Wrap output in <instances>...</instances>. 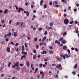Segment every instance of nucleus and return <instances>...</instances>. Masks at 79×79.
<instances>
[{
	"label": "nucleus",
	"instance_id": "1",
	"mask_svg": "<svg viewBox=\"0 0 79 79\" xmlns=\"http://www.w3.org/2000/svg\"><path fill=\"white\" fill-rule=\"evenodd\" d=\"M64 21L65 24H68L69 23V20L67 19H65Z\"/></svg>",
	"mask_w": 79,
	"mask_h": 79
},
{
	"label": "nucleus",
	"instance_id": "2",
	"mask_svg": "<svg viewBox=\"0 0 79 79\" xmlns=\"http://www.w3.org/2000/svg\"><path fill=\"white\" fill-rule=\"evenodd\" d=\"M14 35V37H16L17 36V33L16 32H14L12 34V36H13Z\"/></svg>",
	"mask_w": 79,
	"mask_h": 79
},
{
	"label": "nucleus",
	"instance_id": "3",
	"mask_svg": "<svg viewBox=\"0 0 79 79\" xmlns=\"http://www.w3.org/2000/svg\"><path fill=\"white\" fill-rule=\"evenodd\" d=\"M6 52H8V53L10 52V48L9 47H7V48Z\"/></svg>",
	"mask_w": 79,
	"mask_h": 79
},
{
	"label": "nucleus",
	"instance_id": "4",
	"mask_svg": "<svg viewBox=\"0 0 79 79\" xmlns=\"http://www.w3.org/2000/svg\"><path fill=\"white\" fill-rule=\"evenodd\" d=\"M26 64L27 66V67H29V65H30V63H29V62L28 61L26 63Z\"/></svg>",
	"mask_w": 79,
	"mask_h": 79
},
{
	"label": "nucleus",
	"instance_id": "5",
	"mask_svg": "<svg viewBox=\"0 0 79 79\" xmlns=\"http://www.w3.org/2000/svg\"><path fill=\"white\" fill-rule=\"evenodd\" d=\"M22 54H24L25 55H27V52H25L22 51L21 52Z\"/></svg>",
	"mask_w": 79,
	"mask_h": 79
},
{
	"label": "nucleus",
	"instance_id": "6",
	"mask_svg": "<svg viewBox=\"0 0 79 79\" xmlns=\"http://www.w3.org/2000/svg\"><path fill=\"white\" fill-rule=\"evenodd\" d=\"M46 39H47V36H45L44 37L42 40V42H44V40H45Z\"/></svg>",
	"mask_w": 79,
	"mask_h": 79
},
{
	"label": "nucleus",
	"instance_id": "7",
	"mask_svg": "<svg viewBox=\"0 0 79 79\" xmlns=\"http://www.w3.org/2000/svg\"><path fill=\"white\" fill-rule=\"evenodd\" d=\"M58 66V65L56 66V68H61V65L60 64H59Z\"/></svg>",
	"mask_w": 79,
	"mask_h": 79
},
{
	"label": "nucleus",
	"instance_id": "8",
	"mask_svg": "<svg viewBox=\"0 0 79 79\" xmlns=\"http://www.w3.org/2000/svg\"><path fill=\"white\" fill-rule=\"evenodd\" d=\"M22 51H24V45H22Z\"/></svg>",
	"mask_w": 79,
	"mask_h": 79
},
{
	"label": "nucleus",
	"instance_id": "9",
	"mask_svg": "<svg viewBox=\"0 0 79 79\" xmlns=\"http://www.w3.org/2000/svg\"><path fill=\"white\" fill-rule=\"evenodd\" d=\"M16 69H17L18 71H19V70H20V69H21V67H19V66H17Z\"/></svg>",
	"mask_w": 79,
	"mask_h": 79
},
{
	"label": "nucleus",
	"instance_id": "10",
	"mask_svg": "<svg viewBox=\"0 0 79 79\" xmlns=\"http://www.w3.org/2000/svg\"><path fill=\"white\" fill-rule=\"evenodd\" d=\"M16 66H19V63L18 62H16L15 64Z\"/></svg>",
	"mask_w": 79,
	"mask_h": 79
},
{
	"label": "nucleus",
	"instance_id": "11",
	"mask_svg": "<svg viewBox=\"0 0 79 79\" xmlns=\"http://www.w3.org/2000/svg\"><path fill=\"white\" fill-rule=\"evenodd\" d=\"M67 48V47H66V46L65 45L63 47V49L64 50H66V49Z\"/></svg>",
	"mask_w": 79,
	"mask_h": 79
},
{
	"label": "nucleus",
	"instance_id": "12",
	"mask_svg": "<svg viewBox=\"0 0 79 79\" xmlns=\"http://www.w3.org/2000/svg\"><path fill=\"white\" fill-rule=\"evenodd\" d=\"M42 54H46L47 53V51H44L43 52H41Z\"/></svg>",
	"mask_w": 79,
	"mask_h": 79
},
{
	"label": "nucleus",
	"instance_id": "13",
	"mask_svg": "<svg viewBox=\"0 0 79 79\" xmlns=\"http://www.w3.org/2000/svg\"><path fill=\"white\" fill-rule=\"evenodd\" d=\"M43 0H41L40 2V5H42V3H43Z\"/></svg>",
	"mask_w": 79,
	"mask_h": 79
},
{
	"label": "nucleus",
	"instance_id": "14",
	"mask_svg": "<svg viewBox=\"0 0 79 79\" xmlns=\"http://www.w3.org/2000/svg\"><path fill=\"white\" fill-rule=\"evenodd\" d=\"M49 52L50 54H52V53H53V51L52 50L49 51Z\"/></svg>",
	"mask_w": 79,
	"mask_h": 79
},
{
	"label": "nucleus",
	"instance_id": "15",
	"mask_svg": "<svg viewBox=\"0 0 79 79\" xmlns=\"http://www.w3.org/2000/svg\"><path fill=\"white\" fill-rule=\"evenodd\" d=\"M7 11H8V10L7 9H5L4 11V13L6 14V13H7Z\"/></svg>",
	"mask_w": 79,
	"mask_h": 79
},
{
	"label": "nucleus",
	"instance_id": "16",
	"mask_svg": "<svg viewBox=\"0 0 79 79\" xmlns=\"http://www.w3.org/2000/svg\"><path fill=\"white\" fill-rule=\"evenodd\" d=\"M26 58V55H24L21 57V59H22L23 58Z\"/></svg>",
	"mask_w": 79,
	"mask_h": 79
},
{
	"label": "nucleus",
	"instance_id": "17",
	"mask_svg": "<svg viewBox=\"0 0 79 79\" xmlns=\"http://www.w3.org/2000/svg\"><path fill=\"white\" fill-rule=\"evenodd\" d=\"M66 34H67V33H66V32H65L63 34V36H65V35H66Z\"/></svg>",
	"mask_w": 79,
	"mask_h": 79
},
{
	"label": "nucleus",
	"instance_id": "18",
	"mask_svg": "<svg viewBox=\"0 0 79 79\" xmlns=\"http://www.w3.org/2000/svg\"><path fill=\"white\" fill-rule=\"evenodd\" d=\"M9 36H10L8 35H6L4 36V38H5V39H6V37H9Z\"/></svg>",
	"mask_w": 79,
	"mask_h": 79
},
{
	"label": "nucleus",
	"instance_id": "19",
	"mask_svg": "<svg viewBox=\"0 0 79 79\" xmlns=\"http://www.w3.org/2000/svg\"><path fill=\"white\" fill-rule=\"evenodd\" d=\"M56 8H59L60 7V5L56 4L55 6Z\"/></svg>",
	"mask_w": 79,
	"mask_h": 79
},
{
	"label": "nucleus",
	"instance_id": "20",
	"mask_svg": "<svg viewBox=\"0 0 79 79\" xmlns=\"http://www.w3.org/2000/svg\"><path fill=\"white\" fill-rule=\"evenodd\" d=\"M34 40L35 41V42H37V38H36L34 39Z\"/></svg>",
	"mask_w": 79,
	"mask_h": 79
},
{
	"label": "nucleus",
	"instance_id": "21",
	"mask_svg": "<svg viewBox=\"0 0 79 79\" xmlns=\"http://www.w3.org/2000/svg\"><path fill=\"white\" fill-rule=\"evenodd\" d=\"M54 3L56 5H57L58 4V2H57V1H56L54 2Z\"/></svg>",
	"mask_w": 79,
	"mask_h": 79
},
{
	"label": "nucleus",
	"instance_id": "22",
	"mask_svg": "<svg viewBox=\"0 0 79 79\" xmlns=\"http://www.w3.org/2000/svg\"><path fill=\"white\" fill-rule=\"evenodd\" d=\"M40 77V75L39 74L37 76V79H39V77Z\"/></svg>",
	"mask_w": 79,
	"mask_h": 79
},
{
	"label": "nucleus",
	"instance_id": "23",
	"mask_svg": "<svg viewBox=\"0 0 79 79\" xmlns=\"http://www.w3.org/2000/svg\"><path fill=\"white\" fill-rule=\"evenodd\" d=\"M43 64H40V68H42V65Z\"/></svg>",
	"mask_w": 79,
	"mask_h": 79
},
{
	"label": "nucleus",
	"instance_id": "24",
	"mask_svg": "<svg viewBox=\"0 0 79 79\" xmlns=\"http://www.w3.org/2000/svg\"><path fill=\"white\" fill-rule=\"evenodd\" d=\"M73 68L74 69H76L77 68V64H76L75 66H74Z\"/></svg>",
	"mask_w": 79,
	"mask_h": 79
},
{
	"label": "nucleus",
	"instance_id": "25",
	"mask_svg": "<svg viewBox=\"0 0 79 79\" xmlns=\"http://www.w3.org/2000/svg\"><path fill=\"white\" fill-rule=\"evenodd\" d=\"M36 58V56L35 55H34L33 57V60H35V59Z\"/></svg>",
	"mask_w": 79,
	"mask_h": 79
},
{
	"label": "nucleus",
	"instance_id": "26",
	"mask_svg": "<svg viewBox=\"0 0 79 79\" xmlns=\"http://www.w3.org/2000/svg\"><path fill=\"white\" fill-rule=\"evenodd\" d=\"M62 44H65L66 42L64 41V40H63L62 41Z\"/></svg>",
	"mask_w": 79,
	"mask_h": 79
},
{
	"label": "nucleus",
	"instance_id": "27",
	"mask_svg": "<svg viewBox=\"0 0 79 79\" xmlns=\"http://www.w3.org/2000/svg\"><path fill=\"white\" fill-rule=\"evenodd\" d=\"M65 56L67 58H69V56H68L67 54H65Z\"/></svg>",
	"mask_w": 79,
	"mask_h": 79
},
{
	"label": "nucleus",
	"instance_id": "28",
	"mask_svg": "<svg viewBox=\"0 0 79 79\" xmlns=\"http://www.w3.org/2000/svg\"><path fill=\"white\" fill-rule=\"evenodd\" d=\"M63 38H60V39L59 40V41H61V40H62V41H63Z\"/></svg>",
	"mask_w": 79,
	"mask_h": 79
},
{
	"label": "nucleus",
	"instance_id": "29",
	"mask_svg": "<svg viewBox=\"0 0 79 79\" xmlns=\"http://www.w3.org/2000/svg\"><path fill=\"white\" fill-rule=\"evenodd\" d=\"M44 74H42L41 75V79H43L44 78Z\"/></svg>",
	"mask_w": 79,
	"mask_h": 79
},
{
	"label": "nucleus",
	"instance_id": "30",
	"mask_svg": "<svg viewBox=\"0 0 79 79\" xmlns=\"http://www.w3.org/2000/svg\"><path fill=\"white\" fill-rule=\"evenodd\" d=\"M24 45L25 47H27V43H24Z\"/></svg>",
	"mask_w": 79,
	"mask_h": 79
},
{
	"label": "nucleus",
	"instance_id": "31",
	"mask_svg": "<svg viewBox=\"0 0 79 79\" xmlns=\"http://www.w3.org/2000/svg\"><path fill=\"white\" fill-rule=\"evenodd\" d=\"M18 9H19V10H18V13H20V12H21V10H21L20 9V8H19Z\"/></svg>",
	"mask_w": 79,
	"mask_h": 79
},
{
	"label": "nucleus",
	"instance_id": "32",
	"mask_svg": "<svg viewBox=\"0 0 79 79\" xmlns=\"http://www.w3.org/2000/svg\"><path fill=\"white\" fill-rule=\"evenodd\" d=\"M48 58H47L46 59H44V61H48Z\"/></svg>",
	"mask_w": 79,
	"mask_h": 79
},
{
	"label": "nucleus",
	"instance_id": "33",
	"mask_svg": "<svg viewBox=\"0 0 79 79\" xmlns=\"http://www.w3.org/2000/svg\"><path fill=\"white\" fill-rule=\"evenodd\" d=\"M11 64V62H10L8 64V67H10V64Z\"/></svg>",
	"mask_w": 79,
	"mask_h": 79
},
{
	"label": "nucleus",
	"instance_id": "34",
	"mask_svg": "<svg viewBox=\"0 0 79 79\" xmlns=\"http://www.w3.org/2000/svg\"><path fill=\"white\" fill-rule=\"evenodd\" d=\"M49 25L50 26H53V23H49Z\"/></svg>",
	"mask_w": 79,
	"mask_h": 79
},
{
	"label": "nucleus",
	"instance_id": "35",
	"mask_svg": "<svg viewBox=\"0 0 79 79\" xmlns=\"http://www.w3.org/2000/svg\"><path fill=\"white\" fill-rule=\"evenodd\" d=\"M26 15H27V16H29V12H28V11L27 12Z\"/></svg>",
	"mask_w": 79,
	"mask_h": 79
},
{
	"label": "nucleus",
	"instance_id": "36",
	"mask_svg": "<svg viewBox=\"0 0 79 79\" xmlns=\"http://www.w3.org/2000/svg\"><path fill=\"white\" fill-rule=\"evenodd\" d=\"M44 8H47V5H46V4H45L44 5Z\"/></svg>",
	"mask_w": 79,
	"mask_h": 79
},
{
	"label": "nucleus",
	"instance_id": "37",
	"mask_svg": "<svg viewBox=\"0 0 79 79\" xmlns=\"http://www.w3.org/2000/svg\"><path fill=\"white\" fill-rule=\"evenodd\" d=\"M20 11H24V9H23V8H20Z\"/></svg>",
	"mask_w": 79,
	"mask_h": 79
},
{
	"label": "nucleus",
	"instance_id": "38",
	"mask_svg": "<svg viewBox=\"0 0 79 79\" xmlns=\"http://www.w3.org/2000/svg\"><path fill=\"white\" fill-rule=\"evenodd\" d=\"M39 71V69H38V68H36L35 69V71L37 72V71Z\"/></svg>",
	"mask_w": 79,
	"mask_h": 79
},
{
	"label": "nucleus",
	"instance_id": "39",
	"mask_svg": "<svg viewBox=\"0 0 79 79\" xmlns=\"http://www.w3.org/2000/svg\"><path fill=\"white\" fill-rule=\"evenodd\" d=\"M59 60H60V61H62V58H59Z\"/></svg>",
	"mask_w": 79,
	"mask_h": 79
},
{
	"label": "nucleus",
	"instance_id": "40",
	"mask_svg": "<svg viewBox=\"0 0 79 79\" xmlns=\"http://www.w3.org/2000/svg\"><path fill=\"white\" fill-rule=\"evenodd\" d=\"M47 31H46L44 33V35H47Z\"/></svg>",
	"mask_w": 79,
	"mask_h": 79
},
{
	"label": "nucleus",
	"instance_id": "41",
	"mask_svg": "<svg viewBox=\"0 0 79 79\" xmlns=\"http://www.w3.org/2000/svg\"><path fill=\"white\" fill-rule=\"evenodd\" d=\"M67 51H68V53H70V50H69V49H68L67 50Z\"/></svg>",
	"mask_w": 79,
	"mask_h": 79
},
{
	"label": "nucleus",
	"instance_id": "42",
	"mask_svg": "<svg viewBox=\"0 0 79 79\" xmlns=\"http://www.w3.org/2000/svg\"><path fill=\"white\" fill-rule=\"evenodd\" d=\"M5 40L6 42H8L9 40L8 39V38H7Z\"/></svg>",
	"mask_w": 79,
	"mask_h": 79
},
{
	"label": "nucleus",
	"instance_id": "43",
	"mask_svg": "<svg viewBox=\"0 0 79 79\" xmlns=\"http://www.w3.org/2000/svg\"><path fill=\"white\" fill-rule=\"evenodd\" d=\"M44 45V43H40V45L41 46H42V45Z\"/></svg>",
	"mask_w": 79,
	"mask_h": 79
},
{
	"label": "nucleus",
	"instance_id": "44",
	"mask_svg": "<svg viewBox=\"0 0 79 79\" xmlns=\"http://www.w3.org/2000/svg\"><path fill=\"white\" fill-rule=\"evenodd\" d=\"M63 58L64 60H65L66 59V56H63Z\"/></svg>",
	"mask_w": 79,
	"mask_h": 79
},
{
	"label": "nucleus",
	"instance_id": "45",
	"mask_svg": "<svg viewBox=\"0 0 79 79\" xmlns=\"http://www.w3.org/2000/svg\"><path fill=\"white\" fill-rule=\"evenodd\" d=\"M74 23V22L73 21H72V22H70V24H72V23Z\"/></svg>",
	"mask_w": 79,
	"mask_h": 79
},
{
	"label": "nucleus",
	"instance_id": "46",
	"mask_svg": "<svg viewBox=\"0 0 79 79\" xmlns=\"http://www.w3.org/2000/svg\"><path fill=\"white\" fill-rule=\"evenodd\" d=\"M23 23L22 22L21 23V27H23Z\"/></svg>",
	"mask_w": 79,
	"mask_h": 79
},
{
	"label": "nucleus",
	"instance_id": "47",
	"mask_svg": "<svg viewBox=\"0 0 79 79\" xmlns=\"http://www.w3.org/2000/svg\"><path fill=\"white\" fill-rule=\"evenodd\" d=\"M28 5V2H26L25 3V6H27V5Z\"/></svg>",
	"mask_w": 79,
	"mask_h": 79
},
{
	"label": "nucleus",
	"instance_id": "48",
	"mask_svg": "<svg viewBox=\"0 0 79 79\" xmlns=\"http://www.w3.org/2000/svg\"><path fill=\"white\" fill-rule=\"evenodd\" d=\"M65 79H68V76H65L64 77Z\"/></svg>",
	"mask_w": 79,
	"mask_h": 79
},
{
	"label": "nucleus",
	"instance_id": "49",
	"mask_svg": "<svg viewBox=\"0 0 79 79\" xmlns=\"http://www.w3.org/2000/svg\"><path fill=\"white\" fill-rule=\"evenodd\" d=\"M72 74H73V75H75V74H76V73H75V72H72Z\"/></svg>",
	"mask_w": 79,
	"mask_h": 79
},
{
	"label": "nucleus",
	"instance_id": "50",
	"mask_svg": "<svg viewBox=\"0 0 79 79\" xmlns=\"http://www.w3.org/2000/svg\"><path fill=\"white\" fill-rule=\"evenodd\" d=\"M33 52L34 53H36V51H35V49H34L33 50Z\"/></svg>",
	"mask_w": 79,
	"mask_h": 79
},
{
	"label": "nucleus",
	"instance_id": "51",
	"mask_svg": "<svg viewBox=\"0 0 79 79\" xmlns=\"http://www.w3.org/2000/svg\"><path fill=\"white\" fill-rule=\"evenodd\" d=\"M3 13V10H0V13Z\"/></svg>",
	"mask_w": 79,
	"mask_h": 79
},
{
	"label": "nucleus",
	"instance_id": "52",
	"mask_svg": "<svg viewBox=\"0 0 79 79\" xmlns=\"http://www.w3.org/2000/svg\"><path fill=\"white\" fill-rule=\"evenodd\" d=\"M52 4V2H50L49 3L50 5H51Z\"/></svg>",
	"mask_w": 79,
	"mask_h": 79
},
{
	"label": "nucleus",
	"instance_id": "53",
	"mask_svg": "<svg viewBox=\"0 0 79 79\" xmlns=\"http://www.w3.org/2000/svg\"><path fill=\"white\" fill-rule=\"evenodd\" d=\"M10 44H11V45H14V43L13 42H10Z\"/></svg>",
	"mask_w": 79,
	"mask_h": 79
},
{
	"label": "nucleus",
	"instance_id": "54",
	"mask_svg": "<svg viewBox=\"0 0 79 79\" xmlns=\"http://www.w3.org/2000/svg\"><path fill=\"white\" fill-rule=\"evenodd\" d=\"M38 58H40V55L39 54L37 56Z\"/></svg>",
	"mask_w": 79,
	"mask_h": 79
},
{
	"label": "nucleus",
	"instance_id": "55",
	"mask_svg": "<svg viewBox=\"0 0 79 79\" xmlns=\"http://www.w3.org/2000/svg\"><path fill=\"white\" fill-rule=\"evenodd\" d=\"M8 35L9 36H10L11 35V33H9Z\"/></svg>",
	"mask_w": 79,
	"mask_h": 79
},
{
	"label": "nucleus",
	"instance_id": "56",
	"mask_svg": "<svg viewBox=\"0 0 79 79\" xmlns=\"http://www.w3.org/2000/svg\"><path fill=\"white\" fill-rule=\"evenodd\" d=\"M76 52H77L78 51V49L77 48H75Z\"/></svg>",
	"mask_w": 79,
	"mask_h": 79
},
{
	"label": "nucleus",
	"instance_id": "57",
	"mask_svg": "<svg viewBox=\"0 0 79 79\" xmlns=\"http://www.w3.org/2000/svg\"><path fill=\"white\" fill-rule=\"evenodd\" d=\"M19 22H17L16 23V26H18V25H19Z\"/></svg>",
	"mask_w": 79,
	"mask_h": 79
},
{
	"label": "nucleus",
	"instance_id": "58",
	"mask_svg": "<svg viewBox=\"0 0 79 79\" xmlns=\"http://www.w3.org/2000/svg\"><path fill=\"white\" fill-rule=\"evenodd\" d=\"M58 41L57 40H56V41H55V44H57V43H58Z\"/></svg>",
	"mask_w": 79,
	"mask_h": 79
},
{
	"label": "nucleus",
	"instance_id": "59",
	"mask_svg": "<svg viewBox=\"0 0 79 79\" xmlns=\"http://www.w3.org/2000/svg\"><path fill=\"white\" fill-rule=\"evenodd\" d=\"M5 22V21L4 20H2V21L1 22V23H4V22Z\"/></svg>",
	"mask_w": 79,
	"mask_h": 79
},
{
	"label": "nucleus",
	"instance_id": "60",
	"mask_svg": "<svg viewBox=\"0 0 79 79\" xmlns=\"http://www.w3.org/2000/svg\"><path fill=\"white\" fill-rule=\"evenodd\" d=\"M19 45V44H18V43H16L15 45V46H17V45Z\"/></svg>",
	"mask_w": 79,
	"mask_h": 79
},
{
	"label": "nucleus",
	"instance_id": "61",
	"mask_svg": "<svg viewBox=\"0 0 79 79\" xmlns=\"http://www.w3.org/2000/svg\"><path fill=\"white\" fill-rule=\"evenodd\" d=\"M39 48V45H36V49H38V48Z\"/></svg>",
	"mask_w": 79,
	"mask_h": 79
},
{
	"label": "nucleus",
	"instance_id": "62",
	"mask_svg": "<svg viewBox=\"0 0 79 79\" xmlns=\"http://www.w3.org/2000/svg\"><path fill=\"white\" fill-rule=\"evenodd\" d=\"M38 30L39 31H41L42 30V28H40Z\"/></svg>",
	"mask_w": 79,
	"mask_h": 79
},
{
	"label": "nucleus",
	"instance_id": "63",
	"mask_svg": "<svg viewBox=\"0 0 79 79\" xmlns=\"http://www.w3.org/2000/svg\"><path fill=\"white\" fill-rule=\"evenodd\" d=\"M75 23L76 24H77V21H75Z\"/></svg>",
	"mask_w": 79,
	"mask_h": 79
},
{
	"label": "nucleus",
	"instance_id": "64",
	"mask_svg": "<svg viewBox=\"0 0 79 79\" xmlns=\"http://www.w3.org/2000/svg\"><path fill=\"white\" fill-rule=\"evenodd\" d=\"M20 66H23V65L22 64H20Z\"/></svg>",
	"mask_w": 79,
	"mask_h": 79
}]
</instances>
